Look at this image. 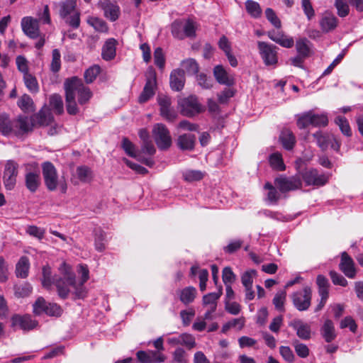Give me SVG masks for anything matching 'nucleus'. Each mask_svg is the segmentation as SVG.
<instances>
[{"label": "nucleus", "mask_w": 363, "mask_h": 363, "mask_svg": "<svg viewBox=\"0 0 363 363\" xmlns=\"http://www.w3.org/2000/svg\"><path fill=\"white\" fill-rule=\"evenodd\" d=\"M152 133L155 142L160 150H167L171 147L172 139L169 130L164 124L156 123Z\"/></svg>", "instance_id": "obj_4"}, {"label": "nucleus", "mask_w": 363, "mask_h": 363, "mask_svg": "<svg viewBox=\"0 0 363 363\" xmlns=\"http://www.w3.org/2000/svg\"><path fill=\"white\" fill-rule=\"evenodd\" d=\"M301 175L306 186H322L328 182V177L324 174H319L318 171L314 168L305 169Z\"/></svg>", "instance_id": "obj_11"}, {"label": "nucleus", "mask_w": 363, "mask_h": 363, "mask_svg": "<svg viewBox=\"0 0 363 363\" xmlns=\"http://www.w3.org/2000/svg\"><path fill=\"white\" fill-rule=\"evenodd\" d=\"M180 301L184 305H189L194 301L197 296V290L194 286H186L177 291Z\"/></svg>", "instance_id": "obj_31"}, {"label": "nucleus", "mask_w": 363, "mask_h": 363, "mask_svg": "<svg viewBox=\"0 0 363 363\" xmlns=\"http://www.w3.org/2000/svg\"><path fill=\"white\" fill-rule=\"evenodd\" d=\"M13 135L16 137H21L25 134L32 132L34 128V125H33V121H30V124L28 117L25 116H18L16 118L13 119Z\"/></svg>", "instance_id": "obj_20"}, {"label": "nucleus", "mask_w": 363, "mask_h": 363, "mask_svg": "<svg viewBox=\"0 0 363 363\" xmlns=\"http://www.w3.org/2000/svg\"><path fill=\"white\" fill-rule=\"evenodd\" d=\"M264 189L268 190L267 192V201L272 204H277L280 199V194L278 192L275 186H274L270 182H267L264 186Z\"/></svg>", "instance_id": "obj_48"}, {"label": "nucleus", "mask_w": 363, "mask_h": 363, "mask_svg": "<svg viewBox=\"0 0 363 363\" xmlns=\"http://www.w3.org/2000/svg\"><path fill=\"white\" fill-rule=\"evenodd\" d=\"M60 15L73 28H77L79 26V13L76 11V1L66 0L59 4Z\"/></svg>", "instance_id": "obj_1"}, {"label": "nucleus", "mask_w": 363, "mask_h": 363, "mask_svg": "<svg viewBox=\"0 0 363 363\" xmlns=\"http://www.w3.org/2000/svg\"><path fill=\"white\" fill-rule=\"evenodd\" d=\"M101 67L98 65H94L89 67L84 74V77L86 84L92 83L99 74Z\"/></svg>", "instance_id": "obj_53"}, {"label": "nucleus", "mask_w": 363, "mask_h": 363, "mask_svg": "<svg viewBox=\"0 0 363 363\" xmlns=\"http://www.w3.org/2000/svg\"><path fill=\"white\" fill-rule=\"evenodd\" d=\"M261 57L267 66L275 65L278 62L277 47H259Z\"/></svg>", "instance_id": "obj_29"}, {"label": "nucleus", "mask_w": 363, "mask_h": 363, "mask_svg": "<svg viewBox=\"0 0 363 363\" xmlns=\"http://www.w3.org/2000/svg\"><path fill=\"white\" fill-rule=\"evenodd\" d=\"M41 184L40 171L35 169L33 171L26 168L25 174V186L30 193H35Z\"/></svg>", "instance_id": "obj_22"}, {"label": "nucleus", "mask_w": 363, "mask_h": 363, "mask_svg": "<svg viewBox=\"0 0 363 363\" xmlns=\"http://www.w3.org/2000/svg\"><path fill=\"white\" fill-rule=\"evenodd\" d=\"M339 268L347 277L354 279L356 277L357 270L354 262L346 252H343L341 254Z\"/></svg>", "instance_id": "obj_21"}, {"label": "nucleus", "mask_w": 363, "mask_h": 363, "mask_svg": "<svg viewBox=\"0 0 363 363\" xmlns=\"http://www.w3.org/2000/svg\"><path fill=\"white\" fill-rule=\"evenodd\" d=\"M135 356L137 360L141 363H161L166 359L162 353L155 350H138Z\"/></svg>", "instance_id": "obj_19"}, {"label": "nucleus", "mask_w": 363, "mask_h": 363, "mask_svg": "<svg viewBox=\"0 0 363 363\" xmlns=\"http://www.w3.org/2000/svg\"><path fill=\"white\" fill-rule=\"evenodd\" d=\"M14 295L16 298H26L30 295L33 291V287L28 282H23L20 284H16L13 286Z\"/></svg>", "instance_id": "obj_40"}, {"label": "nucleus", "mask_w": 363, "mask_h": 363, "mask_svg": "<svg viewBox=\"0 0 363 363\" xmlns=\"http://www.w3.org/2000/svg\"><path fill=\"white\" fill-rule=\"evenodd\" d=\"M77 272L81 274V278L79 281L77 282L78 288L76 289V298H84L86 297L88 293L84 284L89 279V270L87 265L84 264H79L77 266Z\"/></svg>", "instance_id": "obj_18"}, {"label": "nucleus", "mask_w": 363, "mask_h": 363, "mask_svg": "<svg viewBox=\"0 0 363 363\" xmlns=\"http://www.w3.org/2000/svg\"><path fill=\"white\" fill-rule=\"evenodd\" d=\"M21 27L23 32L31 38H36L39 35L38 21L33 17L23 18Z\"/></svg>", "instance_id": "obj_24"}, {"label": "nucleus", "mask_w": 363, "mask_h": 363, "mask_svg": "<svg viewBox=\"0 0 363 363\" xmlns=\"http://www.w3.org/2000/svg\"><path fill=\"white\" fill-rule=\"evenodd\" d=\"M320 333L327 343H330L336 339L337 334L332 320L326 319L324 321L320 328Z\"/></svg>", "instance_id": "obj_28"}, {"label": "nucleus", "mask_w": 363, "mask_h": 363, "mask_svg": "<svg viewBox=\"0 0 363 363\" xmlns=\"http://www.w3.org/2000/svg\"><path fill=\"white\" fill-rule=\"evenodd\" d=\"M185 71L182 69H174L169 76V84L173 91H181L185 84Z\"/></svg>", "instance_id": "obj_26"}, {"label": "nucleus", "mask_w": 363, "mask_h": 363, "mask_svg": "<svg viewBox=\"0 0 363 363\" xmlns=\"http://www.w3.org/2000/svg\"><path fill=\"white\" fill-rule=\"evenodd\" d=\"M42 174L44 184L47 189L50 191H54L58 186V174L55 165L49 161L42 163Z\"/></svg>", "instance_id": "obj_6"}, {"label": "nucleus", "mask_w": 363, "mask_h": 363, "mask_svg": "<svg viewBox=\"0 0 363 363\" xmlns=\"http://www.w3.org/2000/svg\"><path fill=\"white\" fill-rule=\"evenodd\" d=\"M296 55L291 57L289 61L291 65L303 69L304 61L310 57L313 52L311 47H296Z\"/></svg>", "instance_id": "obj_27"}, {"label": "nucleus", "mask_w": 363, "mask_h": 363, "mask_svg": "<svg viewBox=\"0 0 363 363\" xmlns=\"http://www.w3.org/2000/svg\"><path fill=\"white\" fill-rule=\"evenodd\" d=\"M13 122L6 113L0 114V133L4 136H9L13 134Z\"/></svg>", "instance_id": "obj_34"}, {"label": "nucleus", "mask_w": 363, "mask_h": 363, "mask_svg": "<svg viewBox=\"0 0 363 363\" xmlns=\"http://www.w3.org/2000/svg\"><path fill=\"white\" fill-rule=\"evenodd\" d=\"M247 12L253 18H259L262 14V9L259 4L254 1L247 0L245 2Z\"/></svg>", "instance_id": "obj_51"}, {"label": "nucleus", "mask_w": 363, "mask_h": 363, "mask_svg": "<svg viewBox=\"0 0 363 363\" xmlns=\"http://www.w3.org/2000/svg\"><path fill=\"white\" fill-rule=\"evenodd\" d=\"M178 108L182 116L189 118L194 117L204 111L201 104L198 101L197 97L193 95L179 99Z\"/></svg>", "instance_id": "obj_3"}, {"label": "nucleus", "mask_w": 363, "mask_h": 363, "mask_svg": "<svg viewBox=\"0 0 363 363\" xmlns=\"http://www.w3.org/2000/svg\"><path fill=\"white\" fill-rule=\"evenodd\" d=\"M286 293L285 291H281L275 294L272 301L277 310L284 311V302L286 301Z\"/></svg>", "instance_id": "obj_62"}, {"label": "nucleus", "mask_w": 363, "mask_h": 363, "mask_svg": "<svg viewBox=\"0 0 363 363\" xmlns=\"http://www.w3.org/2000/svg\"><path fill=\"white\" fill-rule=\"evenodd\" d=\"M236 279V275L230 267H225L222 271V280L225 286L232 285Z\"/></svg>", "instance_id": "obj_59"}, {"label": "nucleus", "mask_w": 363, "mask_h": 363, "mask_svg": "<svg viewBox=\"0 0 363 363\" xmlns=\"http://www.w3.org/2000/svg\"><path fill=\"white\" fill-rule=\"evenodd\" d=\"M23 82L28 90L33 93L36 94L39 91V84L36 77L30 72L23 74Z\"/></svg>", "instance_id": "obj_44"}, {"label": "nucleus", "mask_w": 363, "mask_h": 363, "mask_svg": "<svg viewBox=\"0 0 363 363\" xmlns=\"http://www.w3.org/2000/svg\"><path fill=\"white\" fill-rule=\"evenodd\" d=\"M316 284L318 294H329L330 283L324 275L319 274L317 276Z\"/></svg>", "instance_id": "obj_55"}, {"label": "nucleus", "mask_w": 363, "mask_h": 363, "mask_svg": "<svg viewBox=\"0 0 363 363\" xmlns=\"http://www.w3.org/2000/svg\"><path fill=\"white\" fill-rule=\"evenodd\" d=\"M30 268L29 259L26 256H22L16 265V275L17 277L26 279L28 276Z\"/></svg>", "instance_id": "obj_36"}, {"label": "nucleus", "mask_w": 363, "mask_h": 363, "mask_svg": "<svg viewBox=\"0 0 363 363\" xmlns=\"http://www.w3.org/2000/svg\"><path fill=\"white\" fill-rule=\"evenodd\" d=\"M157 86V76L155 71L150 72L146 75V82L143 91L138 97V102L144 104L148 101L155 95Z\"/></svg>", "instance_id": "obj_12"}, {"label": "nucleus", "mask_w": 363, "mask_h": 363, "mask_svg": "<svg viewBox=\"0 0 363 363\" xmlns=\"http://www.w3.org/2000/svg\"><path fill=\"white\" fill-rule=\"evenodd\" d=\"M48 107L56 115H62L64 113L62 97L59 94H51L49 96V106Z\"/></svg>", "instance_id": "obj_33"}, {"label": "nucleus", "mask_w": 363, "mask_h": 363, "mask_svg": "<svg viewBox=\"0 0 363 363\" xmlns=\"http://www.w3.org/2000/svg\"><path fill=\"white\" fill-rule=\"evenodd\" d=\"M87 23L92 26L96 31L99 32H107L108 31V26L106 23L98 18L94 16L89 17L87 19Z\"/></svg>", "instance_id": "obj_52"}, {"label": "nucleus", "mask_w": 363, "mask_h": 363, "mask_svg": "<svg viewBox=\"0 0 363 363\" xmlns=\"http://www.w3.org/2000/svg\"><path fill=\"white\" fill-rule=\"evenodd\" d=\"M17 105L24 113L33 111L34 109V102L32 98L27 94H24L18 99Z\"/></svg>", "instance_id": "obj_46"}, {"label": "nucleus", "mask_w": 363, "mask_h": 363, "mask_svg": "<svg viewBox=\"0 0 363 363\" xmlns=\"http://www.w3.org/2000/svg\"><path fill=\"white\" fill-rule=\"evenodd\" d=\"M53 285L55 286L58 296L63 300L68 298L71 291L70 287L73 289L72 294L74 295V299L76 298V291L78 288L77 279L74 280V282H70L67 279L60 278L59 276L53 277Z\"/></svg>", "instance_id": "obj_7"}, {"label": "nucleus", "mask_w": 363, "mask_h": 363, "mask_svg": "<svg viewBox=\"0 0 363 363\" xmlns=\"http://www.w3.org/2000/svg\"><path fill=\"white\" fill-rule=\"evenodd\" d=\"M74 81H65L66 109L68 114L75 116L79 113V108L75 100V94L73 92Z\"/></svg>", "instance_id": "obj_14"}, {"label": "nucleus", "mask_w": 363, "mask_h": 363, "mask_svg": "<svg viewBox=\"0 0 363 363\" xmlns=\"http://www.w3.org/2000/svg\"><path fill=\"white\" fill-rule=\"evenodd\" d=\"M122 147L128 156L134 158L139 157V154L135 152V145L127 138H123Z\"/></svg>", "instance_id": "obj_63"}, {"label": "nucleus", "mask_w": 363, "mask_h": 363, "mask_svg": "<svg viewBox=\"0 0 363 363\" xmlns=\"http://www.w3.org/2000/svg\"><path fill=\"white\" fill-rule=\"evenodd\" d=\"M60 271L62 274V277L60 278L67 279L70 282H74V280L76 279V274L72 270L70 265L67 264L66 262H62L60 267Z\"/></svg>", "instance_id": "obj_57"}, {"label": "nucleus", "mask_w": 363, "mask_h": 363, "mask_svg": "<svg viewBox=\"0 0 363 363\" xmlns=\"http://www.w3.org/2000/svg\"><path fill=\"white\" fill-rule=\"evenodd\" d=\"M18 164L14 160H7L4 167L3 183L7 190H13L18 174Z\"/></svg>", "instance_id": "obj_8"}, {"label": "nucleus", "mask_w": 363, "mask_h": 363, "mask_svg": "<svg viewBox=\"0 0 363 363\" xmlns=\"http://www.w3.org/2000/svg\"><path fill=\"white\" fill-rule=\"evenodd\" d=\"M157 101L160 106V116L168 122H174L177 117V113L172 107L171 98L166 94H159Z\"/></svg>", "instance_id": "obj_9"}, {"label": "nucleus", "mask_w": 363, "mask_h": 363, "mask_svg": "<svg viewBox=\"0 0 363 363\" xmlns=\"http://www.w3.org/2000/svg\"><path fill=\"white\" fill-rule=\"evenodd\" d=\"M329 275L334 285H339L344 287L347 286L348 281L347 279L337 272L331 270L329 272Z\"/></svg>", "instance_id": "obj_64"}, {"label": "nucleus", "mask_w": 363, "mask_h": 363, "mask_svg": "<svg viewBox=\"0 0 363 363\" xmlns=\"http://www.w3.org/2000/svg\"><path fill=\"white\" fill-rule=\"evenodd\" d=\"M106 233L101 228L94 230V246L97 251L102 252L106 249Z\"/></svg>", "instance_id": "obj_45"}, {"label": "nucleus", "mask_w": 363, "mask_h": 363, "mask_svg": "<svg viewBox=\"0 0 363 363\" xmlns=\"http://www.w3.org/2000/svg\"><path fill=\"white\" fill-rule=\"evenodd\" d=\"M30 121H33V125L35 126H48L54 121V116L47 105H44L38 113L30 117Z\"/></svg>", "instance_id": "obj_16"}, {"label": "nucleus", "mask_w": 363, "mask_h": 363, "mask_svg": "<svg viewBox=\"0 0 363 363\" xmlns=\"http://www.w3.org/2000/svg\"><path fill=\"white\" fill-rule=\"evenodd\" d=\"M157 101L160 106V116L168 122H174L177 117V113L172 107L171 98L166 94H159Z\"/></svg>", "instance_id": "obj_10"}, {"label": "nucleus", "mask_w": 363, "mask_h": 363, "mask_svg": "<svg viewBox=\"0 0 363 363\" xmlns=\"http://www.w3.org/2000/svg\"><path fill=\"white\" fill-rule=\"evenodd\" d=\"M274 184L280 192L286 193L301 188L302 181L298 177H292L290 178L279 177L274 179Z\"/></svg>", "instance_id": "obj_13"}, {"label": "nucleus", "mask_w": 363, "mask_h": 363, "mask_svg": "<svg viewBox=\"0 0 363 363\" xmlns=\"http://www.w3.org/2000/svg\"><path fill=\"white\" fill-rule=\"evenodd\" d=\"M268 35L271 40L280 45H294L293 38L279 30L270 31Z\"/></svg>", "instance_id": "obj_35"}, {"label": "nucleus", "mask_w": 363, "mask_h": 363, "mask_svg": "<svg viewBox=\"0 0 363 363\" xmlns=\"http://www.w3.org/2000/svg\"><path fill=\"white\" fill-rule=\"evenodd\" d=\"M291 298L294 306L298 311H306L311 304L312 289L311 286H306L301 290L294 292Z\"/></svg>", "instance_id": "obj_5"}, {"label": "nucleus", "mask_w": 363, "mask_h": 363, "mask_svg": "<svg viewBox=\"0 0 363 363\" xmlns=\"http://www.w3.org/2000/svg\"><path fill=\"white\" fill-rule=\"evenodd\" d=\"M292 346L299 357L306 358L309 356L310 350L306 344L301 342L298 340H294L292 341Z\"/></svg>", "instance_id": "obj_49"}, {"label": "nucleus", "mask_w": 363, "mask_h": 363, "mask_svg": "<svg viewBox=\"0 0 363 363\" xmlns=\"http://www.w3.org/2000/svg\"><path fill=\"white\" fill-rule=\"evenodd\" d=\"M289 326L296 332V335L303 340H309L311 338V327L302 320L294 319L289 323Z\"/></svg>", "instance_id": "obj_23"}, {"label": "nucleus", "mask_w": 363, "mask_h": 363, "mask_svg": "<svg viewBox=\"0 0 363 363\" xmlns=\"http://www.w3.org/2000/svg\"><path fill=\"white\" fill-rule=\"evenodd\" d=\"M213 75L216 81L220 84L227 86H232L234 84V79L229 77L223 65H218L214 67Z\"/></svg>", "instance_id": "obj_30"}, {"label": "nucleus", "mask_w": 363, "mask_h": 363, "mask_svg": "<svg viewBox=\"0 0 363 363\" xmlns=\"http://www.w3.org/2000/svg\"><path fill=\"white\" fill-rule=\"evenodd\" d=\"M11 327H18L23 330H30L36 328L38 322L36 320L32 319L30 315H21L15 314L11 317Z\"/></svg>", "instance_id": "obj_17"}, {"label": "nucleus", "mask_w": 363, "mask_h": 363, "mask_svg": "<svg viewBox=\"0 0 363 363\" xmlns=\"http://www.w3.org/2000/svg\"><path fill=\"white\" fill-rule=\"evenodd\" d=\"M72 80L74 81L73 86H75V88L73 89V92L75 94L77 91L78 94V103L80 105L86 104L92 96V92L90 89L84 86L82 79L77 77H72L65 79V81Z\"/></svg>", "instance_id": "obj_15"}, {"label": "nucleus", "mask_w": 363, "mask_h": 363, "mask_svg": "<svg viewBox=\"0 0 363 363\" xmlns=\"http://www.w3.org/2000/svg\"><path fill=\"white\" fill-rule=\"evenodd\" d=\"M76 174L78 179L82 183H90L94 178L92 169L86 165L78 166Z\"/></svg>", "instance_id": "obj_38"}, {"label": "nucleus", "mask_w": 363, "mask_h": 363, "mask_svg": "<svg viewBox=\"0 0 363 363\" xmlns=\"http://www.w3.org/2000/svg\"><path fill=\"white\" fill-rule=\"evenodd\" d=\"M182 66L189 74H197L199 70V64L192 58L183 60Z\"/></svg>", "instance_id": "obj_56"}, {"label": "nucleus", "mask_w": 363, "mask_h": 363, "mask_svg": "<svg viewBox=\"0 0 363 363\" xmlns=\"http://www.w3.org/2000/svg\"><path fill=\"white\" fill-rule=\"evenodd\" d=\"M335 124L339 127L341 133L347 136L351 137L352 135L348 120L342 116H338L335 118Z\"/></svg>", "instance_id": "obj_47"}, {"label": "nucleus", "mask_w": 363, "mask_h": 363, "mask_svg": "<svg viewBox=\"0 0 363 363\" xmlns=\"http://www.w3.org/2000/svg\"><path fill=\"white\" fill-rule=\"evenodd\" d=\"M196 137L192 133H184L176 140L177 147L182 151H193L195 148Z\"/></svg>", "instance_id": "obj_25"}, {"label": "nucleus", "mask_w": 363, "mask_h": 363, "mask_svg": "<svg viewBox=\"0 0 363 363\" xmlns=\"http://www.w3.org/2000/svg\"><path fill=\"white\" fill-rule=\"evenodd\" d=\"M311 111V125L314 127H325L328 124V119L325 114H315Z\"/></svg>", "instance_id": "obj_58"}, {"label": "nucleus", "mask_w": 363, "mask_h": 363, "mask_svg": "<svg viewBox=\"0 0 363 363\" xmlns=\"http://www.w3.org/2000/svg\"><path fill=\"white\" fill-rule=\"evenodd\" d=\"M320 23L323 31L329 32L337 27V18L333 14L325 13Z\"/></svg>", "instance_id": "obj_39"}, {"label": "nucleus", "mask_w": 363, "mask_h": 363, "mask_svg": "<svg viewBox=\"0 0 363 363\" xmlns=\"http://www.w3.org/2000/svg\"><path fill=\"white\" fill-rule=\"evenodd\" d=\"M204 174L200 170L189 169L182 173L184 179L188 182H198L203 178Z\"/></svg>", "instance_id": "obj_54"}, {"label": "nucleus", "mask_w": 363, "mask_h": 363, "mask_svg": "<svg viewBox=\"0 0 363 363\" xmlns=\"http://www.w3.org/2000/svg\"><path fill=\"white\" fill-rule=\"evenodd\" d=\"M269 162L274 170L281 172L286 169L282 155L279 152L271 154L269 158Z\"/></svg>", "instance_id": "obj_43"}, {"label": "nucleus", "mask_w": 363, "mask_h": 363, "mask_svg": "<svg viewBox=\"0 0 363 363\" xmlns=\"http://www.w3.org/2000/svg\"><path fill=\"white\" fill-rule=\"evenodd\" d=\"M42 275V285L44 288L49 289L53 284V277H52L51 268L48 264L43 267Z\"/></svg>", "instance_id": "obj_50"}, {"label": "nucleus", "mask_w": 363, "mask_h": 363, "mask_svg": "<svg viewBox=\"0 0 363 363\" xmlns=\"http://www.w3.org/2000/svg\"><path fill=\"white\" fill-rule=\"evenodd\" d=\"M296 125L299 129H305L311 125V111L297 116Z\"/></svg>", "instance_id": "obj_60"}, {"label": "nucleus", "mask_w": 363, "mask_h": 363, "mask_svg": "<svg viewBox=\"0 0 363 363\" xmlns=\"http://www.w3.org/2000/svg\"><path fill=\"white\" fill-rule=\"evenodd\" d=\"M104 11L106 18L111 21H116L120 15V8L118 5L110 2H104L100 4Z\"/></svg>", "instance_id": "obj_32"}, {"label": "nucleus", "mask_w": 363, "mask_h": 363, "mask_svg": "<svg viewBox=\"0 0 363 363\" xmlns=\"http://www.w3.org/2000/svg\"><path fill=\"white\" fill-rule=\"evenodd\" d=\"M313 136L316 140L317 145L322 151H325L331 142V135L318 130L313 133Z\"/></svg>", "instance_id": "obj_41"}, {"label": "nucleus", "mask_w": 363, "mask_h": 363, "mask_svg": "<svg viewBox=\"0 0 363 363\" xmlns=\"http://www.w3.org/2000/svg\"><path fill=\"white\" fill-rule=\"evenodd\" d=\"M279 140L283 147L287 150H291L296 144V138L290 130H284L279 136Z\"/></svg>", "instance_id": "obj_37"}, {"label": "nucleus", "mask_w": 363, "mask_h": 363, "mask_svg": "<svg viewBox=\"0 0 363 363\" xmlns=\"http://www.w3.org/2000/svg\"><path fill=\"white\" fill-rule=\"evenodd\" d=\"M62 311L60 305L55 303H48L42 296L38 297L33 304V313L38 316L45 313L49 316L60 317Z\"/></svg>", "instance_id": "obj_2"}, {"label": "nucleus", "mask_w": 363, "mask_h": 363, "mask_svg": "<svg viewBox=\"0 0 363 363\" xmlns=\"http://www.w3.org/2000/svg\"><path fill=\"white\" fill-rule=\"evenodd\" d=\"M197 23L191 19H186V30L182 33L183 39L185 38H194L196 36V30L197 29Z\"/></svg>", "instance_id": "obj_61"}, {"label": "nucleus", "mask_w": 363, "mask_h": 363, "mask_svg": "<svg viewBox=\"0 0 363 363\" xmlns=\"http://www.w3.org/2000/svg\"><path fill=\"white\" fill-rule=\"evenodd\" d=\"M223 294V287L218 286L217 292L208 293L203 296L202 302L203 306L211 305L217 307V301Z\"/></svg>", "instance_id": "obj_42"}]
</instances>
